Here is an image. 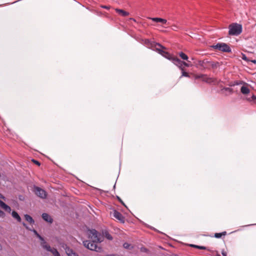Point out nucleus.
<instances>
[{
    "mask_svg": "<svg viewBox=\"0 0 256 256\" xmlns=\"http://www.w3.org/2000/svg\"><path fill=\"white\" fill-rule=\"evenodd\" d=\"M220 66V64L218 62L210 61L208 59H204L203 60H200L196 64V68H200V70H203L205 69H210V68H216Z\"/></svg>",
    "mask_w": 256,
    "mask_h": 256,
    "instance_id": "f257e3e1",
    "label": "nucleus"
},
{
    "mask_svg": "<svg viewBox=\"0 0 256 256\" xmlns=\"http://www.w3.org/2000/svg\"><path fill=\"white\" fill-rule=\"evenodd\" d=\"M228 34L231 36H238L242 32V26L237 23L231 24L229 26Z\"/></svg>",
    "mask_w": 256,
    "mask_h": 256,
    "instance_id": "f03ea898",
    "label": "nucleus"
},
{
    "mask_svg": "<svg viewBox=\"0 0 256 256\" xmlns=\"http://www.w3.org/2000/svg\"><path fill=\"white\" fill-rule=\"evenodd\" d=\"M88 240L93 242H101V235L94 229L89 230L88 232Z\"/></svg>",
    "mask_w": 256,
    "mask_h": 256,
    "instance_id": "7ed1b4c3",
    "label": "nucleus"
},
{
    "mask_svg": "<svg viewBox=\"0 0 256 256\" xmlns=\"http://www.w3.org/2000/svg\"><path fill=\"white\" fill-rule=\"evenodd\" d=\"M210 47L214 50H218L224 52H232L230 46L228 44L224 42L218 43L216 45L211 46Z\"/></svg>",
    "mask_w": 256,
    "mask_h": 256,
    "instance_id": "20e7f679",
    "label": "nucleus"
},
{
    "mask_svg": "<svg viewBox=\"0 0 256 256\" xmlns=\"http://www.w3.org/2000/svg\"><path fill=\"white\" fill-rule=\"evenodd\" d=\"M99 242H93L91 240L83 241L84 246L88 249L91 250H95L96 252H100L101 248L98 246L97 244Z\"/></svg>",
    "mask_w": 256,
    "mask_h": 256,
    "instance_id": "39448f33",
    "label": "nucleus"
},
{
    "mask_svg": "<svg viewBox=\"0 0 256 256\" xmlns=\"http://www.w3.org/2000/svg\"><path fill=\"white\" fill-rule=\"evenodd\" d=\"M166 48H160V47L156 48V51L158 54H160L162 56L166 58L168 60H169L172 62V60L174 59L175 56H172L169 52L164 50H166Z\"/></svg>",
    "mask_w": 256,
    "mask_h": 256,
    "instance_id": "423d86ee",
    "label": "nucleus"
},
{
    "mask_svg": "<svg viewBox=\"0 0 256 256\" xmlns=\"http://www.w3.org/2000/svg\"><path fill=\"white\" fill-rule=\"evenodd\" d=\"M194 78L196 79L202 78V80L203 82H204L208 84L214 83V82H216L215 79L212 78L208 77L207 76V75L204 74H196Z\"/></svg>",
    "mask_w": 256,
    "mask_h": 256,
    "instance_id": "0eeeda50",
    "label": "nucleus"
},
{
    "mask_svg": "<svg viewBox=\"0 0 256 256\" xmlns=\"http://www.w3.org/2000/svg\"><path fill=\"white\" fill-rule=\"evenodd\" d=\"M110 216L117 219L122 224L125 222V217L119 212L114 210L110 212Z\"/></svg>",
    "mask_w": 256,
    "mask_h": 256,
    "instance_id": "6e6552de",
    "label": "nucleus"
},
{
    "mask_svg": "<svg viewBox=\"0 0 256 256\" xmlns=\"http://www.w3.org/2000/svg\"><path fill=\"white\" fill-rule=\"evenodd\" d=\"M145 44L149 47L152 48L153 50L156 51V48L160 47V48H165V47L162 46L159 43H156L154 42H151L148 39H146L144 40Z\"/></svg>",
    "mask_w": 256,
    "mask_h": 256,
    "instance_id": "1a4fd4ad",
    "label": "nucleus"
},
{
    "mask_svg": "<svg viewBox=\"0 0 256 256\" xmlns=\"http://www.w3.org/2000/svg\"><path fill=\"white\" fill-rule=\"evenodd\" d=\"M35 194L42 198H46L47 196L46 192L39 187L35 188Z\"/></svg>",
    "mask_w": 256,
    "mask_h": 256,
    "instance_id": "9d476101",
    "label": "nucleus"
},
{
    "mask_svg": "<svg viewBox=\"0 0 256 256\" xmlns=\"http://www.w3.org/2000/svg\"><path fill=\"white\" fill-rule=\"evenodd\" d=\"M172 63L176 66L180 70H182L184 68L183 67L184 62L183 61H182L180 59L178 58L177 57H174V59L172 60Z\"/></svg>",
    "mask_w": 256,
    "mask_h": 256,
    "instance_id": "9b49d317",
    "label": "nucleus"
},
{
    "mask_svg": "<svg viewBox=\"0 0 256 256\" xmlns=\"http://www.w3.org/2000/svg\"><path fill=\"white\" fill-rule=\"evenodd\" d=\"M0 206L3 208L6 212L9 213L11 212V208L10 206L6 204L4 202L0 200Z\"/></svg>",
    "mask_w": 256,
    "mask_h": 256,
    "instance_id": "f8f14e48",
    "label": "nucleus"
},
{
    "mask_svg": "<svg viewBox=\"0 0 256 256\" xmlns=\"http://www.w3.org/2000/svg\"><path fill=\"white\" fill-rule=\"evenodd\" d=\"M152 20L156 22H160L162 24H166L167 20L166 19H164L160 18H150Z\"/></svg>",
    "mask_w": 256,
    "mask_h": 256,
    "instance_id": "ddd939ff",
    "label": "nucleus"
},
{
    "mask_svg": "<svg viewBox=\"0 0 256 256\" xmlns=\"http://www.w3.org/2000/svg\"><path fill=\"white\" fill-rule=\"evenodd\" d=\"M66 252L68 256H78V254L74 252V250L68 246L65 248Z\"/></svg>",
    "mask_w": 256,
    "mask_h": 256,
    "instance_id": "4468645a",
    "label": "nucleus"
},
{
    "mask_svg": "<svg viewBox=\"0 0 256 256\" xmlns=\"http://www.w3.org/2000/svg\"><path fill=\"white\" fill-rule=\"evenodd\" d=\"M42 218L46 222L52 223L53 222V219L46 213H43L42 214Z\"/></svg>",
    "mask_w": 256,
    "mask_h": 256,
    "instance_id": "2eb2a0df",
    "label": "nucleus"
},
{
    "mask_svg": "<svg viewBox=\"0 0 256 256\" xmlns=\"http://www.w3.org/2000/svg\"><path fill=\"white\" fill-rule=\"evenodd\" d=\"M115 10L118 14L122 16H126L130 14L128 12L122 9L116 8Z\"/></svg>",
    "mask_w": 256,
    "mask_h": 256,
    "instance_id": "dca6fc26",
    "label": "nucleus"
},
{
    "mask_svg": "<svg viewBox=\"0 0 256 256\" xmlns=\"http://www.w3.org/2000/svg\"><path fill=\"white\" fill-rule=\"evenodd\" d=\"M41 240L40 245L44 249L48 251L51 249L50 246L46 243L44 238L43 240Z\"/></svg>",
    "mask_w": 256,
    "mask_h": 256,
    "instance_id": "f3484780",
    "label": "nucleus"
},
{
    "mask_svg": "<svg viewBox=\"0 0 256 256\" xmlns=\"http://www.w3.org/2000/svg\"><path fill=\"white\" fill-rule=\"evenodd\" d=\"M24 218L30 224H34V220L28 214L24 215Z\"/></svg>",
    "mask_w": 256,
    "mask_h": 256,
    "instance_id": "a211bd4d",
    "label": "nucleus"
},
{
    "mask_svg": "<svg viewBox=\"0 0 256 256\" xmlns=\"http://www.w3.org/2000/svg\"><path fill=\"white\" fill-rule=\"evenodd\" d=\"M12 217L16 218L18 222H21V218L17 212L16 211H12Z\"/></svg>",
    "mask_w": 256,
    "mask_h": 256,
    "instance_id": "6ab92c4d",
    "label": "nucleus"
},
{
    "mask_svg": "<svg viewBox=\"0 0 256 256\" xmlns=\"http://www.w3.org/2000/svg\"><path fill=\"white\" fill-rule=\"evenodd\" d=\"M240 91L242 94H248L250 92V89L248 87L245 86H242L240 88Z\"/></svg>",
    "mask_w": 256,
    "mask_h": 256,
    "instance_id": "aec40b11",
    "label": "nucleus"
},
{
    "mask_svg": "<svg viewBox=\"0 0 256 256\" xmlns=\"http://www.w3.org/2000/svg\"><path fill=\"white\" fill-rule=\"evenodd\" d=\"M48 251L51 252L54 256H60L58 250L55 248H51V249Z\"/></svg>",
    "mask_w": 256,
    "mask_h": 256,
    "instance_id": "412c9836",
    "label": "nucleus"
},
{
    "mask_svg": "<svg viewBox=\"0 0 256 256\" xmlns=\"http://www.w3.org/2000/svg\"><path fill=\"white\" fill-rule=\"evenodd\" d=\"M226 234V232H222L220 233H215L214 234V237L217 238H222V236H224Z\"/></svg>",
    "mask_w": 256,
    "mask_h": 256,
    "instance_id": "4be33fe9",
    "label": "nucleus"
},
{
    "mask_svg": "<svg viewBox=\"0 0 256 256\" xmlns=\"http://www.w3.org/2000/svg\"><path fill=\"white\" fill-rule=\"evenodd\" d=\"M221 91L222 92H224V91L226 92H228L230 94H232L234 92L232 88H226V87H224L223 88H222L221 90Z\"/></svg>",
    "mask_w": 256,
    "mask_h": 256,
    "instance_id": "5701e85b",
    "label": "nucleus"
},
{
    "mask_svg": "<svg viewBox=\"0 0 256 256\" xmlns=\"http://www.w3.org/2000/svg\"><path fill=\"white\" fill-rule=\"evenodd\" d=\"M178 54H179V56L182 60H188V56L186 54H185L183 52H180Z\"/></svg>",
    "mask_w": 256,
    "mask_h": 256,
    "instance_id": "b1692460",
    "label": "nucleus"
},
{
    "mask_svg": "<svg viewBox=\"0 0 256 256\" xmlns=\"http://www.w3.org/2000/svg\"><path fill=\"white\" fill-rule=\"evenodd\" d=\"M104 236L108 240H112L113 238L112 236L108 232H104Z\"/></svg>",
    "mask_w": 256,
    "mask_h": 256,
    "instance_id": "393cba45",
    "label": "nucleus"
},
{
    "mask_svg": "<svg viewBox=\"0 0 256 256\" xmlns=\"http://www.w3.org/2000/svg\"><path fill=\"white\" fill-rule=\"evenodd\" d=\"M180 70H182V76L190 77L189 74L184 71V68Z\"/></svg>",
    "mask_w": 256,
    "mask_h": 256,
    "instance_id": "a878e982",
    "label": "nucleus"
},
{
    "mask_svg": "<svg viewBox=\"0 0 256 256\" xmlns=\"http://www.w3.org/2000/svg\"><path fill=\"white\" fill-rule=\"evenodd\" d=\"M34 233L36 234V236L40 239L43 240V237H42L35 230H33Z\"/></svg>",
    "mask_w": 256,
    "mask_h": 256,
    "instance_id": "bb28decb",
    "label": "nucleus"
},
{
    "mask_svg": "<svg viewBox=\"0 0 256 256\" xmlns=\"http://www.w3.org/2000/svg\"><path fill=\"white\" fill-rule=\"evenodd\" d=\"M241 83L240 82L236 80V81H234L233 84H230V86H237V85H239Z\"/></svg>",
    "mask_w": 256,
    "mask_h": 256,
    "instance_id": "cd10ccee",
    "label": "nucleus"
},
{
    "mask_svg": "<svg viewBox=\"0 0 256 256\" xmlns=\"http://www.w3.org/2000/svg\"><path fill=\"white\" fill-rule=\"evenodd\" d=\"M116 198L121 203V204H122L126 208H127V206H126L124 202L122 200V199L118 196H116Z\"/></svg>",
    "mask_w": 256,
    "mask_h": 256,
    "instance_id": "c85d7f7f",
    "label": "nucleus"
},
{
    "mask_svg": "<svg viewBox=\"0 0 256 256\" xmlns=\"http://www.w3.org/2000/svg\"><path fill=\"white\" fill-rule=\"evenodd\" d=\"M32 162L36 164L37 166H40V162H38V160H34V159H32Z\"/></svg>",
    "mask_w": 256,
    "mask_h": 256,
    "instance_id": "c756f323",
    "label": "nucleus"
},
{
    "mask_svg": "<svg viewBox=\"0 0 256 256\" xmlns=\"http://www.w3.org/2000/svg\"><path fill=\"white\" fill-rule=\"evenodd\" d=\"M5 216V214L4 212L0 210V218H4Z\"/></svg>",
    "mask_w": 256,
    "mask_h": 256,
    "instance_id": "7c9ffc66",
    "label": "nucleus"
},
{
    "mask_svg": "<svg viewBox=\"0 0 256 256\" xmlns=\"http://www.w3.org/2000/svg\"><path fill=\"white\" fill-rule=\"evenodd\" d=\"M197 248L200 249V250H207L206 247L204 246H198L197 247Z\"/></svg>",
    "mask_w": 256,
    "mask_h": 256,
    "instance_id": "2f4dec72",
    "label": "nucleus"
},
{
    "mask_svg": "<svg viewBox=\"0 0 256 256\" xmlns=\"http://www.w3.org/2000/svg\"><path fill=\"white\" fill-rule=\"evenodd\" d=\"M141 251L142 252H147L148 250L146 248L142 247L141 248Z\"/></svg>",
    "mask_w": 256,
    "mask_h": 256,
    "instance_id": "473e14b6",
    "label": "nucleus"
},
{
    "mask_svg": "<svg viewBox=\"0 0 256 256\" xmlns=\"http://www.w3.org/2000/svg\"><path fill=\"white\" fill-rule=\"evenodd\" d=\"M123 246L124 248H128L130 246V244L128 243L125 242L124 243Z\"/></svg>",
    "mask_w": 256,
    "mask_h": 256,
    "instance_id": "72a5a7b5",
    "label": "nucleus"
},
{
    "mask_svg": "<svg viewBox=\"0 0 256 256\" xmlns=\"http://www.w3.org/2000/svg\"><path fill=\"white\" fill-rule=\"evenodd\" d=\"M101 8H103L109 10L110 8V6H101Z\"/></svg>",
    "mask_w": 256,
    "mask_h": 256,
    "instance_id": "f704fd0d",
    "label": "nucleus"
},
{
    "mask_svg": "<svg viewBox=\"0 0 256 256\" xmlns=\"http://www.w3.org/2000/svg\"><path fill=\"white\" fill-rule=\"evenodd\" d=\"M182 64H183V66H186V67H190V64H188V63H187V62H184L182 63Z\"/></svg>",
    "mask_w": 256,
    "mask_h": 256,
    "instance_id": "c9c22d12",
    "label": "nucleus"
},
{
    "mask_svg": "<svg viewBox=\"0 0 256 256\" xmlns=\"http://www.w3.org/2000/svg\"><path fill=\"white\" fill-rule=\"evenodd\" d=\"M190 246L197 248V247L198 246L196 245V244H190Z\"/></svg>",
    "mask_w": 256,
    "mask_h": 256,
    "instance_id": "e433bc0d",
    "label": "nucleus"
},
{
    "mask_svg": "<svg viewBox=\"0 0 256 256\" xmlns=\"http://www.w3.org/2000/svg\"><path fill=\"white\" fill-rule=\"evenodd\" d=\"M242 58L244 60H247V58H246V55H244V54H243L242 57Z\"/></svg>",
    "mask_w": 256,
    "mask_h": 256,
    "instance_id": "4c0bfd02",
    "label": "nucleus"
},
{
    "mask_svg": "<svg viewBox=\"0 0 256 256\" xmlns=\"http://www.w3.org/2000/svg\"><path fill=\"white\" fill-rule=\"evenodd\" d=\"M252 98L254 100H255V102L256 103V96H252Z\"/></svg>",
    "mask_w": 256,
    "mask_h": 256,
    "instance_id": "58836bf2",
    "label": "nucleus"
},
{
    "mask_svg": "<svg viewBox=\"0 0 256 256\" xmlns=\"http://www.w3.org/2000/svg\"><path fill=\"white\" fill-rule=\"evenodd\" d=\"M22 224L26 228H28L27 225L24 222H23Z\"/></svg>",
    "mask_w": 256,
    "mask_h": 256,
    "instance_id": "ea45409f",
    "label": "nucleus"
},
{
    "mask_svg": "<svg viewBox=\"0 0 256 256\" xmlns=\"http://www.w3.org/2000/svg\"><path fill=\"white\" fill-rule=\"evenodd\" d=\"M222 254L223 256H226V254L225 252H222Z\"/></svg>",
    "mask_w": 256,
    "mask_h": 256,
    "instance_id": "a19ab883",
    "label": "nucleus"
},
{
    "mask_svg": "<svg viewBox=\"0 0 256 256\" xmlns=\"http://www.w3.org/2000/svg\"><path fill=\"white\" fill-rule=\"evenodd\" d=\"M130 20H133L134 22H136V20L134 18H130Z\"/></svg>",
    "mask_w": 256,
    "mask_h": 256,
    "instance_id": "79ce46f5",
    "label": "nucleus"
},
{
    "mask_svg": "<svg viewBox=\"0 0 256 256\" xmlns=\"http://www.w3.org/2000/svg\"><path fill=\"white\" fill-rule=\"evenodd\" d=\"M252 62L256 64V60H253L252 61Z\"/></svg>",
    "mask_w": 256,
    "mask_h": 256,
    "instance_id": "37998d69",
    "label": "nucleus"
},
{
    "mask_svg": "<svg viewBox=\"0 0 256 256\" xmlns=\"http://www.w3.org/2000/svg\"><path fill=\"white\" fill-rule=\"evenodd\" d=\"M176 26H174V28H172V29H173V30H174L176 29Z\"/></svg>",
    "mask_w": 256,
    "mask_h": 256,
    "instance_id": "c03bdc74",
    "label": "nucleus"
},
{
    "mask_svg": "<svg viewBox=\"0 0 256 256\" xmlns=\"http://www.w3.org/2000/svg\"><path fill=\"white\" fill-rule=\"evenodd\" d=\"M176 26H174V28H172V29H173V30H174L176 29Z\"/></svg>",
    "mask_w": 256,
    "mask_h": 256,
    "instance_id": "a18cd8bd",
    "label": "nucleus"
},
{
    "mask_svg": "<svg viewBox=\"0 0 256 256\" xmlns=\"http://www.w3.org/2000/svg\"><path fill=\"white\" fill-rule=\"evenodd\" d=\"M176 26H174V28H172V29H173V30H174L176 29Z\"/></svg>",
    "mask_w": 256,
    "mask_h": 256,
    "instance_id": "49530a36",
    "label": "nucleus"
}]
</instances>
